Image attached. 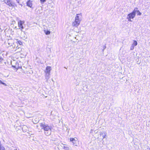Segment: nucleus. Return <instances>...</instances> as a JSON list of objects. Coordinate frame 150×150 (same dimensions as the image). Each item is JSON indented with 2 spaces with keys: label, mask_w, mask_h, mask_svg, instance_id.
I'll list each match as a JSON object with an SVG mask.
<instances>
[{
  "label": "nucleus",
  "mask_w": 150,
  "mask_h": 150,
  "mask_svg": "<svg viewBox=\"0 0 150 150\" xmlns=\"http://www.w3.org/2000/svg\"><path fill=\"white\" fill-rule=\"evenodd\" d=\"M70 141L72 142L73 144L75 146H77V144L78 142L77 138L75 137L74 138H70Z\"/></svg>",
  "instance_id": "423d86ee"
},
{
  "label": "nucleus",
  "mask_w": 150,
  "mask_h": 150,
  "mask_svg": "<svg viewBox=\"0 0 150 150\" xmlns=\"http://www.w3.org/2000/svg\"><path fill=\"white\" fill-rule=\"evenodd\" d=\"M76 32H78V33H79V31H76Z\"/></svg>",
  "instance_id": "cd10ccee"
},
{
  "label": "nucleus",
  "mask_w": 150,
  "mask_h": 150,
  "mask_svg": "<svg viewBox=\"0 0 150 150\" xmlns=\"http://www.w3.org/2000/svg\"><path fill=\"white\" fill-rule=\"evenodd\" d=\"M138 11V10L137 8H135L132 13L136 15V13H137Z\"/></svg>",
  "instance_id": "2eb2a0df"
},
{
  "label": "nucleus",
  "mask_w": 150,
  "mask_h": 150,
  "mask_svg": "<svg viewBox=\"0 0 150 150\" xmlns=\"http://www.w3.org/2000/svg\"><path fill=\"white\" fill-rule=\"evenodd\" d=\"M42 3H44L45 1L46 0H40Z\"/></svg>",
  "instance_id": "393cba45"
},
{
  "label": "nucleus",
  "mask_w": 150,
  "mask_h": 150,
  "mask_svg": "<svg viewBox=\"0 0 150 150\" xmlns=\"http://www.w3.org/2000/svg\"><path fill=\"white\" fill-rule=\"evenodd\" d=\"M63 148L65 149H66V150H69V148L67 146H64L63 147Z\"/></svg>",
  "instance_id": "6ab92c4d"
},
{
  "label": "nucleus",
  "mask_w": 150,
  "mask_h": 150,
  "mask_svg": "<svg viewBox=\"0 0 150 150\" xmlns=\"http://www.w3.org/2000/svg\"><path fill=\"white\" fill-rule=\"evenodd\" d=\"M11 64L13 67L16 68L17 69L20 67L18 63L14 60L11 62Z\"/></svg>",
  "instance_id": "0eeeda50"
},
{
  "label": "nucleus",
  "mask_w": 150,
  "mask_h": 150,
  "mask_svg": "<svg viewBox=\"0 0 150 150\" xmlns=\"http://www.w3.org/2000/svg\"><path fill=\"white\" fill-rule=\"evenodd\" d=\"M16 1H17V2L18 3H19V0H16Z\"/></svg>",
  "instance_id": "bb28decb"
},
{
  "label": "nucleus",
  "mask_w": 150,
  "mask_h": 150,
  "mask_svg": "<svg viewBox=\"0 0 150 150\" xmlns=\"http://www.w3.org/2000/svg\"><path fill=\"white\" fill-rule=\"evenodd\" d=\"M40 126L42 129H43L45 134L47 136H49L50 135L51 132V128L49 126L47 125H43L41 124Z\"/></svg>",
  "instance_id": "f03ea898"
},
{
  "label": "nucleus",
  "mask_w": 150,
  "mask_h": 150,
  "mask_svg": "<svg viewBox=\"0 0 150 150\" xmlns=\"http://www.w3.org/2000/svg\"><path fill=\"white\" fill-rule=\"evenodd\" d=\"M0 84H2L5 86H7V85L6 84V83H4L1 80H0Z\"/></svg>",
  "instance_id": "a211bd4d"
},
{
  "label": "nucleus",
  "mask_w": 150,
  "mask_h": 150,
  "mask_svg": "<svg viewBox=\"0 0 150 150\" xmlns=\"http://www.w3.org/2000/svg\"><path fill=\"white\" fill-rule=\"evenodd\" d=\"M5 43L7 47L12 46L14 47L15 45L14 44V41L12 39H9L7 41L5 42Z\"/></svg>",
  "instance_id": "7ed1b4c3"
},
{
  "label": "nucleus",
  "mask_w": 150,
  "mask_h": 150,
  "mask_svg": "<svg viewBox=\"0 0 150 150\" xmlns=\"http://www.w3.org/2000/svg\"><path fill=\"white\" fill-rule=\"evenodd\" d=\"M51 70V67L50 66H47L46 67V69L45 71V73L50 74V71Z\"/></svg>",
  "instance_id": "9d476101"
},
{
  "label": "nucleus",
  "mask_w": 150,
  "mask_h": 150,
  "mask_svg": "<svg viewBox=\"0 0 150 150\" xmlns=\"http://www.w3.org/2000/svg\"><path fill=\"white\" fill-rule=\"evenodd\" d=\"M106 132L105 131L100 132V133L99 137H100L101 136H102V140H103L104 138H105L106 136Z\"/></svg>",
  "instance_id": "6e6552de"
},
{
  "label": "nucleus",
  "mask_w": 150,
  "mask_h": 150,
  "mask_svg": "<svg viewBox=\"0 0 150 150\" xmlns=\"http://www.w3.org/2000/svg\"><path fill=\"white\" fill-rule=\"evenodd\" d=\"M82 19V14L81 13L77 14L76 15L75 20L72 23V25L77 27L79 25Z\"/></svg>",
  "instance_id": "f257e3e1"
},
{
  "label": "nucleus",
  "mask_w": 150,
  "mask_h": 150,
  "mask_svg": "<svg viewBox=\"0 0 150 150\" xmlns=\"http://www.w3.org/2000/svg\"><path fill=\"white\" fill-rule=\"evenodd\" d=\"M137 15L139 16L141 15L142 14L141 13V12H140V11L139 10H138V12H137Z\"/></svg>",
  "instance_id": "4be33fe9"
},
{
  "label": "nucleus",
  "mask_w": 150,
  "mask_h": 150,
  "mask_svg": "<svg viewBox=\"0 0 150 150\" xmlns=\"http://www.w3.org/2000/svg\"><path fill=\"white\" fill-rule=\"evenodd\" d=\"M0 150H5L4 147L0 144Z\"/></svg>",
  "instance_id": "f3484780"
},
{
  "label": "nucleus",
  "mask_w": 150,
  "mask_h": 150,
  "mask_svg": "<svg viewBox=\"0 0 150 150\" xmlns=\"http://www.w3.org/2000/svg\"><path fill=\"white\" fill-rule=\"evenodd\" d=\"M134 46L132 45L130 48L131 50H133L134 49Z\"/></svg>",
  "instance_id": "b1692460"
},
{
  "label": "nucleus",
  "mask_w": 150,
  "mask_h": 150,
  "mask_svg": "<svg viewBox=\"0 0 150 150\" xmlns=\"http://www.w3.org/2000/svg\"><path fill=\"white\" fill-rule=\"evenodd\" d=\"M27 129V127L25 125L23 126L22 128V129L24 132H26Z\"/></svg>",
  "instance_id": "4468645a"
},
{
  "label": "nucleus",
  "mask_w": 150,
  "mask_h": 150,
  "mask_svg": "<svg viewBox=\"0 0 150 150\" xmlns=\"http://www.w3.org/2000/svg\"><path fill=\"white\" fill-rule=\"evenodd\" d=\"M3 60V59L0 56V62H1L2 60Z\"/></svg>",
  "instance_id": "a878e982"
},
{
  "label": "nucleus",
  "mask_w": 150,
  "mask_h": 150,
  "mask_svg": "<svg viewBox=\"0 0 150 150\" xmlns=\"http://www.w3.org/2000/svg\"><path fill=\"white\" fill-rule=\"evenodd\" d=\"M24 22L23 21H20L18 22V25L20 28H23L24 27Z\"/></svg>",
  "instance_id": "1a4fd4ad"
},
{
  "label": "nucleus",
  "mask_w": 150,
  "mask_h": 150,
  "mask_svg": "<svg viewBox=\"0 0 150 150\" xmlns=\"http://www.w3.org/2000/svg\"><path fill=\"white\" fill-rule=\"evenodd\" d=\"M4 1L9 6L14 7L16 6V4L12 0H5Z\"/></svg>",
  "instance_id": "20e7f679"
},
{
  "label": "nucleus",
  "mask_w": 150,
  "mask_h": 150,
  "mask_svg": "<svg viewBox=\"0 0 150 150\" xmlns=\"http://www.w3.org/2000/svg\"><path fill=\"white\" fill-rule=\"evenodd\" d=\"M137 45V42L136 41H134V42H133V44H132V45L135 46H136Z\"/></svg>",
  "instance_id": "dca6fc26"
},
{
  "label": "nucleus",
  "mask_w": 150,
  "mask_h": 150,
  "mask_svg": "<svg viewBox=\"0 0 150 150\" xmlns=\"http://www.w3.org/2000/svg\"><path fill=\"white\" fill-rule=\"evenodd\" d=\"M32 2V1L29 0L26 2L27 6L30 8H32L33 6Z\"/></svg>",
  "instance_id": "9b49d317"
},
{
  "label": "nucleus",
  "mask_w": 150,
  "mask_h": 150,
  "mask_svg": "<svg viewBox=\"0 0 150 150\" xmlns=\"http://www.w3.org/2000/svg\"><path fill=\"white\" fill-rule=\"evenodd\" d=\"M17 49H18L19 50V51H16V50H15L16 51V52H19V51H20L21 50V48L20 47H18L17 48Z\"/></svg>",
  "instance_id": "5701e85b"
},
{
  "label": "nucleus",
  "mask_w": 150,
  "mask_h": 150,
  "mask_svg": "<svg viewBox=\"0 0 150 150\" xmlns=\"http://www.w3.org/2000/svg\"><path fill=\"white\" fill-rule=\"evenodd\" d=\"M3 75L5 77H7L9 76V74L8 73L7 75H6L5 74H3Z\"/></svg>",
  "instance_id": "412c9836"
},
{
  "label": "nucleus",
  "mask_w": 150,
  "mask_h": 150,
  "mask_svg": "<svg viewBox=\"0 0 150 150\" xmlns=\"http://www.w3.org/2000/svg\"><path fill=\"white\" fill-rule=\"evenodd\" d=\"M50 74L45 73V79L46 80V81L47 82L48 81V80L50 78Z\"/></svg>",
  "instance_id": "f8f14e48"
},
{
  "label": "nucleus",
  "mask_w": 150,
  "mask_h": 150,
  "mask_svg": "<svg viewBox=\"0 0 150 150\" xmlns=\"http://www.w3.org/2000/svg\"><path fill=\"white\" fill-rule=\"evenodd\" d=\"M44 31L46 35H49L50 33V30H48L47 29H45L44 30Z\"/></svg>",
  "instance_id": "ddd939ff"
},
{
  "label": "nucleus",
  "mask_w": 150,
  "mask_h": 150,
  "mask_svg": "<svg viewBox=\"0 0 150 150\" xmlns=\"http://www.w3.org/2000/svg\"><path fill=\"white\" fill-rule=\"evenodd\" d=\"M17 42L20 45H21L23 44L22 42L20 40L18 41Z\"/></svg>",
  "instance_id": "aec40b11"
},
{
  "label": "nucleus",
  "mask_w": 150,
  "mask_h": 150,
  "mask_svg": "<svg viewBox=\"0 0 150 150\" xmlns=\"http://www.w3.org/2000/svg\"><path fill=\"white\" fill-rule=\"evenodd\" d=\"M135 16V14H134L132 12L128 14L127 16V19L128 20V21L130 22H132V19L134 18Z\"/></svg>",
  "instance_id": "39448f33"
}]
</instances>
